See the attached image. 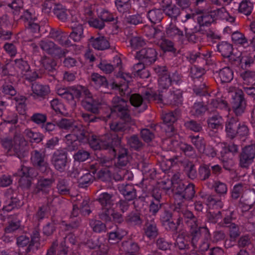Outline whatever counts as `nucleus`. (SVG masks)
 I'll return each mask as SVG.
<instances>
[{"label":"nucleus","instance_id":"f257e3e1","mask_svg":"<svg viewBox=\"0 0 255 255\" xmlns=\"http://www.w3.org/2000/svg\"><path fill=\"white\" fill-rule=\"evenodd\" d=\"M67 92L63 95V99L68 102H73L74 98H84L81 101L82 107L87 111L92 114L83 113L82 117L87 123L97 122L99 118L95 115L99 114L102 105V102L93 97L90 91L81 86L67 87Z\"/></svg>","mask_w":255,"mask_h":255},{"label":"nucleus","instance_id":"f03ea898","mask_svg":"<svg viewBox=\"0 0 255 255\" xmlns=\"http://www.w3.org/2000/svg\"><path fill=\"white\" fill-rule=\"evenodd\" d=\"M2 145L6 150L7 155L16 156L22 159L27 154V142L22 136H15L13 140L4 139L2 141Z\"/></svg>","mask_w":255,"mask_h":255},{"label":"nucleus","instance_id":"7ed1b4c3","mask_svg":"<svg viewBox=\"0 0 255 255\" xmlns=\"http://www.w3.org/2000/svg\"><path fill=\"white\" fill-rule=\"evenodd\" d=\"M127 103V99L118 96L114 97L112 101L111 113L116 114L122 121L128 122L130 125H135V122L130 117Z\"/></svg>","mask_w":255,"mask_h":255},{"label":"nucleus","instance_id":"20e7f679","mask_svg":"<svg viewBox=\"0 0 255 255\" xmlns=\"http://www.w3.org/2000/svg\"><path fill=\"white\" fill-rule=\"evenodd\" d=\"M174 213L178 214L176 222L170 220L166 222L164 226L167 231L177 233L179 227L183 224V222L185 223V219L189 218L188 216L190 217L192 212L178 204L174 208Z\"/></svg>","mask_w":255,"mask_h":255},{"label":"nucleus","instance_id":"39448f33","mask_svg":"<svg viewBox=\"0 0 255 255\" xmlns=\"http://www.w3.org/2000/svg\"><path fill=\"white\" fill-rule=\"evenodd\" d=\"M30 162L32 165L40 173L47 174L50 167L44 152L34 150L30 153Z\"/></svg>","mask_w":255,"mask_h":255},{"label":"nucleus","instance_id":"423d86ee","mask_svg":"<svg viewBox=\"0 0 255 255\" xmlns=\"http://www.w3.org/2000/svg\"><path fill=\"white\" fill-rule=\"evenodd\" d=\"M38 45L43 51L55 58L64 57L68 53L67 49H62L55 42L48 39L40 40Z\"/></svg>","mask_w":255,"mask_h":255},{"label":"nucleus","instance_id":"0eeeda50","mask_svg":"<svg viewBox=\"0 0 255 255\" xmlns=\"http://www.w3.org/2000/svg\"><path fill=\"white\" fill-rule=\"evenodd\" d=\"M185 224L190 228L191 244L194 248H197V243L201 237V230L204 229L203 227L199 226L198 219L192 212L190 217L185 219Z\"/></svg>","mask_w":255,"mask_h":255},{"label":"nucleus","instance_id":"6e6552de","mask_svg":"<svg viewBox=\"0 0 255 255\" xmlns=\"http://www.w3.org/2000/svg\"><path fill=\"white\" fill-rule=\"evenodd\" d=\"M128 122L125 121H116L110 124L111 130L116 133L112 138V142L116 147L120 145L124 133L128 130L130 127Z\"/></svg>","mask_w":255,"mask_h":255},{"label":"nucleus","instance_id":"1a4fd4ad","mask_svg":"<svg viewBox=\"0 0 255 255\" xmlns=\"http://www.w3.org/2000/svg\"><path fill=\"white\" fill-rule=\"evenodd\" d=\"M51 162L56 170L64 172L68 162L67 151L62 149L55 151L52 155Z\"/></svg>","mask_w":255,"mask_h":255},{"label":"nucleus","instance_id":"9d476101","mask_svg":"<svg viewBox=\"0 0 255 255\" xmlns=\"http://www.w3.org/2000/svg\"><path fill=\"white\" fill-rule=\"evenodd\" d=\"M255 159V144L245 146L239 154V165L242 168H248Z\"/></svg>","mask_w":255,"mask_h":255},{"label":"nucleus","instance_id":"9b49d317","mask_svg":"<svg viewBox=\"0 0 255 255\" xmlns=\"http://www.w3.org/2000/svg\"><path fill=\"white\" fill-rule=\"evenodd\" d=\"M14 62L17 71L26 80L32 82L38 78V75L36 71H31L27 61L23 59H17L14 60Z\"/></svg>","mask_w":255,"mask_h":255},{"label":"nucleus","instance_id":"f8f14e48","mask_svg":"<svg viewBox=\"0 0 255 255\" xmlns=\"http://www.w3.org/2000/svg\"><path fill=\"white\" fill-rule=\"evenodd\" d=\"M158 53L153 47H146L136 52L135 58L142 61L146 65H151L157 59Z\"/></svg>","mask_w":255,"mask_h":255},{"label":"nucleus","instance_id":"ddd939ff","mask_svg":"<svg viewBox=\"0 0 255 255\" xmlns=\"http://www.w3.org/2000/svg\"><path fill=\"white\" fill-rule=\"evenodd\" d=\"M7 199L5 201V205L2 208L3 211L9 212L15 208H19L23 205L17 192L9 189L5 194Z\"/></svg>","mask_w":255,"mask_h":255},{"label":"nucleus","instance_id":"4468645a","mask_svg":"<svg viewBox=\"0 0 255 255\" xmlns=\"http://www.w3.org/2000/svg\"><path fill=\"white\" fill-rule=\"evenodd\" d=\"M175 192L182 199L186 201H191L196 193L195 186L192 183L185 185L183 182H180L175 186Z\"/></svg>","mask_w":255,"mask_h":255},{"label":"nucleus","instance_id":"2eb2a0df","mask_svg":"<svg viewBox=\"0 0 255 255\" xmlns=\"http://www.w3.org/2000/svg\"><path fill=\"white\" fill-rule=\"evenodd\" d=\"M212 52L210 51L205 53L196 52L190 55V62L198 67H202L213 63L212 60Z\"/></svg>","mask_w":255,"mask_h":255},{"label":"nucleus","instance_id":"dca6fc26","mask_svg":"<svg viewBox=\"0 0 255 255\" xmlns=\"http://www.w3.org/2000/svg\"><path fill=\"white\" fill-rule=\"evenodd\" d=\"M189 138L199 152H203L212 157H214L216 154L215 151L212 147L206 148V141L202 136L199 135H190L189 136Z\"/></svg>","mask_w":255,"mask_h":255},{"label":"nucleus","instance_id":"f3484780","mask_svg":"<svg viewBox=\"0 0 255 255\" xmlns=\"http://www.w3.org/2000/svg\"><path fill=\"white\" fill-rule=\"evenodd\" d=\"M154 71L158 76V85L160 89H166L171 85L170 76L166 66H157Z\"/></svg>","mask_w":255,"mask_h":255},{"label":"nucleus","instance_id":"a211bd4d","mask_svg":"<svg viewBox=\"0 0 255 255\" xmlns=\"http://www.w3.org/2000/svg\"><path fill=\"white\" fill-rule=\"evenodd\" d=\"M49 37L62 46L69 47L73 45L71 40L67 38V33L60 28H51L49 32Z\"/></svg>","mask_w":255,"mask_h":255},{"label":"nucleus","instance_id":"6ab92c4d","mask_svg":"<svg viewBox=\"0 0 255 255\" xmlns=\"http://www.w3.org/2000/svg\"><path fill=\"white\" fill-rule=\"evenodd\" d=\"M54 182L55 179L53 177L47 178L40 176L32 193L35 195L38 194L40 192L45 194H48Z\"/></svg>","mask_w":255,"mask_h":255},{"label":"nucleus","instance_id":"aec40b11","mask_svg":"<svg viewBox=\"0 0 255 255\" xmlns=\"http://www.w3.org/2000/svg\"><path fill=\"white\" fill-rule=\"evenodd\" d=\"M247 101L245 95L236 98L232 99L231 107L236 117H241L245 112L247 107Z\"/></svg>","mask_w":255,"mask_h":255},{"label":"nucleus","instance_id":"412c9836","mask_svg":"<svg viewBox=\"0 0 255 255\" xmlns=\"http://www.w3.org/2000/svg\"><path fill=\"white\" fill-rule=\"evenodd\" d=\"M91 147L94 150L102 149H112L113 151L115 153L116 151V147L111 141L108 142L100 140L96 135L92 134L91 138L88 142Z\"/></svg>","mask_w":255,"mask_h":255},{"label":"nucleus","instance_id":"4be33fe9","mask_svg":"<svg viewBox=\"0 0 255 255\" xmlns=\"http://www.w3.org/2000/svg\"><path fill=\"white\" fill-rule=\"evenodd\" d=\"M32 93L31 96L35 99H39L43 100L46 98L50 93L49 87L47 85H44L35 82L31 85Z\"/></svg>","mask_w":255,"mask_h":255},{"label":"nucleus","instance_id":"5701e85b","mask_svg":"<svg viewBox=\"0 0 255 255\" xmlns=\"http://www.w3.org/2000/svg\"><path fill=\"white\" fill-rule=\"evenodd\" d=\"M240 120L237 117H232L227 119L225 123V131L228 137L233 139L236 137V133L240 126Z\"/></svg>","mask_w":255,"mask_h":255},{"label":"nucleus","instance_id":"b1692460","mask_svg":"<svg viewBox=\"0 0 255 255\" xmlns=\"http://www.w3.org/2000/svg\"><path fill=\"white\" fill-rule=\"evenodd\" d=\"M205 105L207 112L209 114L214 113L218 108L223 109L228 108V102L225 99L219 98L209 100Z\"/></svg>","mask_w":255,"mask_h":255},{"label":"nucleus","instance_id":"393cba45","mask_svg":"<svg viewBox=\"0 0 255 255\" xmlns=\"http://www.w3.org/2000/svg\"><path fill=\"white\" fill-rule=\"evenodd\" d=\"M88 44L95 49L104 50L110 48L109 41L104 36H92L88 40Z\"/></svg>","mask_w":255,"mask_h":255},{"label":"nucleus","instance_id":"a878e982","mask_svg":"<svg viewBox=\"0 0 255 255\" xmlns=\"http://www.w3.org/2000/svg\"><path fill=\"white\" fill-rule=\"evenodd\" d=\"M143 230L144 235L150 239H154L158 234V230L153 219L145 220Z\"/></svg>","mask_w":255,"mask_h":255},{"label":"nucleus","instance_id":"bb28decb","mask_svg":"<svg viewBox=\"0 0 255 255\" xmlns=\"http://www.w3.org/2000/svg\"><path fill=\"white\" fill-rule=\"evenodd\" d=\"M118 189L120 192L128 201H132L136 197V189L131 184H119L118 185Z\"/></svg>","mask_w":255,"mask_h":255},{"label":"nucleus","instance_id":"cd10ccee","mask_svg":"<svg viewBox=\"0 0 255 255\" xmlns=\"http://www.w3.org/2000/svg\"><path fill=\"white\" fill-rule=\"evenodd\" d=\"M102 207H113L116 201V196L113 193H101L96 199Z\"/></svg>","mask_w":255,"mask_h":255},{"label":"nucleus","instance_id":"c85d7f7f","mask_svg":"<svg viewBox=\"0 0 255 255\" xmlns=\"http://www.w3.org/2000/svg\"><path fill=\"white\" fill-rule=\"evenodd\" d=\"M41 64L48 74L54 76L56 73L57 63L52 58L44 56L41 59Z\"/></svg>","mask_w":255,"mask_h":255},{"label":"nucleus","instance_id":"c756f323","mask_svg":"<svg viewBox=\"0 0 255 255\" xmlns=\"http://www.w3.org/2000/svg\"><path fill=\"white\" fill-rule=\"evenodd\" d=\"M207 123L208 127L212 130L222 129L223 128V118L219 113L209 117Z\"/></svg>","mask_w":255,"mask_h":255},{"label":"nucleus","instance_id":"7c9ffc66","mask_svg":"<svg viewBox=\"0 0 255 255\" xmlns=\"http://www.w3.org/2000/svg\"><path fill=\"white\" fill-rule=\"evenodd\" d=\"M125 223L129 227L140 226L143 222L141 214L137 212H131L125 219Z\"/></svg>","mask_w":255,"mask_h":255},{"label":"nucleus","instance_id":"2f4dec72","mask_svg":"<svg viewBox=\"0 0 255 255\" xmlns=\"http://www.w3.org/2000/svg\"><path fill=\"white\" fill-rule=\"evenodd\" d=\"M196 13L201 14L198 16L197 19L198 23L200 26L209 27L212 23L215 22L209 11L207 12L199 10L196 11Z\"/></svg>","mask_w":255,"mask_h":255},{"label":"nucleus","instance_id":"473e14b6","mask_svg":"<svg viewBox=\"0 0 255 255\" xmlns=\"http://www.w3.org/2000/svg\"><path fill=\"white\" fill-rule=\"evenodd\" d=\"M10 218L11 220L8 221V225L5 228V235L3 237V241H6V234L11 233L18 229L20 226V220L17 219V215H13V216H8Z\"/></svg>","mask_w":255,"mask_h":255},{"label":"nucleus","instance_id":"72a5a7b5","mask_svg":"<svg viewBox=\"0 0 255 255\" xmlns=\"http://www.w3.org/2000/svg\"><path fill=\"white\" fill-rule=\"evenodd\" d=\"M215 74L217 75L222 83H229L234 77L233 71L228 67H226L219 71H217Z\"/></svg>","mask_w":255,"mask_h":255},{"label":"nucleus","instance_id":"f704fd0d","mask_svg":"<svg viewBox=\"0 0 255 255\" xmlns=\"http://www.w3.org/2000/svg\"><path fill=\"white\" fill-rule=\"evenodd\" d=\"M165 32L167 36L170 38L181 39L184 36L183 32L172 22L166 27Z\"/></svg>","mask_w":255,"mask_h":255},{"label":"nucleus","instance_id":"c9c22d12","mask_svg":"<svg viewBox=\"0 0 255 255\" xmlns=\"http://www.w3.org/2000/svg\"><path fill=\"white\" fill-rule=\"evenodd\" d=\"M165 104L179 106L182 103V96L180 92L176 93H170L164 96Z\"/></svg>","mask_w":255,"mask_h":255},{"label":"nucleus","instance_id":"e433bc0d","mask_svg":"<svg viewBox=\"0 0 255 255\" xmlns=\"http://www.w3.org/2000/svg\"><path fill=\"white\" fill-rule=\"evenodd\" d=\"M72 31L68 36V39H72L75 42H78L81 41L83 37V26L82 24H78L77 25H73L71 26Z\"/></svg>","mask_w":255,"mask_h":255},{"label":"nucleus","instance_id":"4c0bfd02","mask_svg":"<svg viewBox=\"0 0 255 255\" xmlns=\"http://www.w3.org/2000/svg\"><path fill=\"white\" fill-rule=\"evenodd\" d=\"M163 10L162 9L154 8L148 11L147 17L152 23H158L163 19Z\"/></svg>","mask_w":255,"mask_h":255},{"label":"nucleus","instance_id":"58836bf2","mask_svg":"<svg viewBox=\"0 0 255 255\" xmlns=\"http://www.w3.org/2000/svg\"><path fill=\"white\" fill-rule=\"evenodd\" d=\"M56 188L60 195H68L70 193V188L67 181L65 178H58Z\"/></svg>","mask_w":255,"mask_h":255},{"label":"nucleus","instance_id":"ea45409f","mask_svg":"<svg viewBox=\"0 0 255 255\" xmlns=\"http://www.w3.org/2000/svg\"><path fill=\"white\" fill-rule=\"evenodd\" d=\"M121 250L126 254H136L139 251V247L137 243L129 240L122 243Z\"/></svg>","mask_w":255,"mask_h":255},{"label":"nucleus","instance_id":"a19ab883","mask_svg":"<svg viewBox=\"0 0 255 255\" xmlns=\"http://www.w3.org/2000/svg\"><path fill=\"white\" fill-rule=\"evenodd\" d=\"M53 12L57 18L63 22H66L68 18V10L60 4L55 6L53 9Z\"/></svg>","mask_w":255,"mask_h":255},{"label":"nucleus","instance_id":"79ce46f5","mask_svg":"<svg viewBox=\"0 0 255 255\" xmlns=\"http://www.w3.org/2000/svg\"><path fill=\"white\" fill-rule=\"evenodd\" d=\"M127 143L129 147L135 150H139L142 149L144 144L139 139L137 135L133 134L127 137Z\"/></svg>","mask_w":255,"mask_h":255},{"label":"nucleus","instance_id":"37998d69","mask_svg":"<svg viewBox=\"0 0 255 255\" xmlns=\"http://www.w3.org/2000/svg\"><path fill=\"white\" fill-rule=\"evenodd\" d=\"M212 175L210 164H201L198 171V177L201 181H205Z\"/></svg>","mask_w":255,"mask_h":255},{"label":"nucleus","instance_id":"c03bdc74","mask_svg":"<svg viewBox=\"0 0 255 255\" xmlns=\"http://www.w3.org/2000/svg\"><path fill=\"white\" fill-rule=\"evenodd\" d=\"M207 111L206 105L202 102H198L194 104L191 109L192 115L199 117L203 116Z\"/></svg>","mask_w":255,"mask_h":255},{"label":"nucleus","instance_id":"a18cd8bd","mask_svg":"<svg viewBox=\"0 0 255 255\" xmlns=\"http://www.w3.org/2000/svg\"><path fill=\"white\" fill-rule=\"evenodd\" d=\"M218 51L224 57H228L233 53V45L226 42H222L218 45Z\"/></svg>","mask_w":255,"mask_h":255},{"label":"nucleus","instance_id":"49530a36","mask_svg":"<svg viewBox=\"0 0 255 255\" xmlns=\"http://www.w3.org/2000/svg\"><path fill=\"white\" fill-rule=\"evenodd\" d=\"M160 48L164 52H171L175 53L176 49L174 47L173 42L165 38H161L158 43Z\"/></svg>","mask_w":255,"mask_h":255},{"label":"nucleus","instance_id":"de8ad7c7","mask_svg":"<svg viewBox=\"0 0 255 255\" xmlns=\"http://www.w3.org/2000/svg\"><path fill=\"white\" fill-rule=\"evenodd\" d=\"M163 10L166 16L174 20H176L178 16H179L181 13L179 8L176 5L172 4L165 7Z\"/></svg>","mask_w":255,"mask_h":255},{"label":"nucleus","instance_id":"09e8293b","mask_svg":"<svg viewBox=\"0 0 255 255\" xmlns=\"http://www.w3.org/2000/svg\"><path fill=\"white\" fill-rule=\"evenodd\" d=\"M205 230L204 238L199 245V249L201 252H205L209 250L210 242L209 240L211 238V234L208 228L205 226L203 227Z\"/></svg>","mask_w":255,"mask_h":255},{"label":"nucleus","instance_id":"8fccbe9b","mask_svg":"<svg viewBox=\"0 0 255 255\" xmlns=\"http://www.w3.org/2000/svg\"><path fill=\"white\" fill-rule=\"evenodd\" d=\"M54 122L59 128L64 130H70L71 131L76 124L73 120L66 118H62L60 121H54Z\"/></svg>","mask_w":255,"mask_h":255},{"label":"nucleus","instance_id":"3c124183","mask_svg":"<svg viewBox=\"0 0 255 255\" xmlns=\"http://www.w3.org/2000/svg\"><path fill=\"white\" fill-rule=\"evenodd\" d=\"M243 80V84L251 86L255 82V72L251 71H246L240 74Z\"/></svg>","mask_w":255,"mask_h":255},{"label":"nucleus","instance_id":"603ef678","mask_svg":"<svg viewBox=\"0 0 255 255\" xmlns=\"http://www.w3.org/2000/svg\"><path fill=\"white\" fill-rule=\"evenodd\" d=\"M1 88L2 93L5 95L14 96L16 94V90L10 83V79L8 77L4 79V82Z\"/></svg>","mask_w":255,"mask_h":255},{"label":"nucleus","instance_id":"864d4df0","mask_svg":"<svg viewBox=\"0 0 255 255\" xmlns=\"http://www.w3.org/2000/svg\"><path fill=\"white\" fill-rule=\"evenodd\" d=\"M102 212L99 215V218L106 223L112 222V216L114 211L113 207H102Z\"/></svg>","mask_w":255,"mask_h":255},{"label":"nucleus","instance_id":"5fc2aeb1","mask_svg":"<svg viewBox=\"0 0 255 255\" xmlns=\"http://www.w3.org/2000/svg\"><path fill=\"white\" fill-rule=\"evenodd\" d=\"M246 186L243 183H238L235 185L232 190L231 198L232 199L237 200L240 196H242Z\"/></svg>","mask_w":255,"mask_h":255},{"label":"nucleus","instance_id":"6e6d98bb","mask_svg":"<svg viewBox=\"0 0 255 255\" xmlns=\"http://www.w3.org/2000/svg\"><path fill=\"white\" fill-rule=\"evenodd\" d=\"M175 245L180 250H188L190 249L189 242L185 238L182 233L177 236Z\"/></svg>","mask_w":255,"mask_h":255},{"label":"nucleus","instance_id":"4d7b16f0","mask_svg":"<svg viewBox=\"0 0 255 255\" xmlns=\"http://www.w3.org/2000/svg\"><path fill=\"white\" fill-rule=\"evenodd\" d=\"M91 80L97 86H103L105 88L108 87V81L104 76H102L98 73H93L91 76Z\"/></svg>","mask_w":255,"mask_h":255},{"label":"nucleus","instance_id":"13d9d810","mask_svg":"<svg viewBox=\"0 0 255 255\" xmlns=\"http://www.w3.org/2000/svg\"><path fill=\"white\" fill-rule=\"evenodd\" d=\"M253 7V3L252 2L249 0H245L240 4L239 11L246 15H249L252 12Z\"/></svg>","mask_w":255,"mask_h":255},{"label":"nucleus","instance_id":"bf43d9fd","mask_svg":"<svg viewBox=\"0 0 255 255\" xmlns=\"http://www.w3.org/2000/svg\"><path fill=\"white\" fill-rule=\"evenodd\" d=\"M25 136L29 138L31 142L39 143L43 139V135L38 132H34L30 129H26L24 132Z\"/></svg>","mask_w":255,"mask_h":255},{"label":"nucleus","instance_id":"052dcab7","mask_svg":"<svg viewBox=\"0 0 255 255\" xmlns=\"http://www.w3.org/2000/svg\"><path fill=\"white\" fill-rule=\"evenodd\" d=\"M94 177L90 173H87L81 176L78 180V187L85 188L93 181Z\"/></svg>","mask_w":255,"mask_h":255},{"label":"nucleus","instance_id":"680f3d73","mask_svg":"<svg viewBox=\"0 0 255 255\" xmlns=\"http://www.w3.org/2000/svg\"><path fill=\"white\" fill-rule=\"evenodd\" d=\"M90 225L94 232L101 233L106 231L107 228L105 224L102 222L101 221L92 220L90 221Z\"/></svg>","mask_w":255,"mask_h":255},{"label":"nucleus","instance_id":"e2e57ef3","mask_svg":"<svg viewBox=\"0 0 255 255\" xmlns=\"http://www.w3.org/2000/svg\"><path fill=\"white\" fill-rule=\"evenodd\" d=\"M115 4L119 12L124 13L130 7V0H115Z\"/></svg>","mask_w":255,"mask_h":255},{"label":"nucleus","instance_id":"0e129e2a","mask_svg":"<svg viewBox=\"0 0 255 255\" xmlns=\"http://www.w3.org/2000/svg\"><path fill=\"white\" fill-rule=\"evenodd\" d=\"M163 122L168 127L169 130L171 131L174 130L172 124L176 121L177 118L173 112L166 114L163 118Z\"/></svg>","mask_w":255,"mask_h":255},{"label":"nucleus","instance_id":"69168bd1","mask_svg":"<svg viewBox=\"0 0 255 255\" xmlns=\"http://www.w3.org/2000/svg\"><path fill=\"white\" fill-rule=\"evenodd\" d=\"M126 234L127 232L125 231L117 229L116 231L109 233V240L113 242H117L121 240Z\"/></svg>","mask_w":255,"mask_h":255},{"label":"nucleus","instance_id":"338daca9","mask_svg":"<svg viewBox=\"0 0 255 255\" xmlns=\"http://www.w3.org/2000/svg\"><path fill=\"white\" fill-rule=\"evenodd\" d=\"M186 128L194 132H200L202 130V127L200 123L195 120H190L184 123Z\"/></svg>","mask_w":255,"mask_h":255},{"label":"nucleus","instance_id":"774afa93","mask_svg":"<svg viewBox=\"0 0 255 255\" xmlns=\"http://www.w3.org/2000/svg\"><path fill=\"white\" fill-rule=\"evenodd\" d=\"M232 39L236 44L244 45L248 44V40L245 35L240 32L237 31L232 34Z\"/></svg>","mask_w":255,"mask_h":255}]
</instances>
